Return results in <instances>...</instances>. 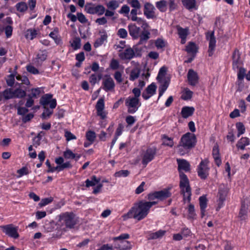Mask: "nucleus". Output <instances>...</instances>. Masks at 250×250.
Masks as SVG:
<instances>
[{
  "label": "nucleus",
  "instance_id": "1",
  "mask_svg": "<svg viewBox=\"0 0 250 250\" xmlns=\"http://www.w3.org/2000/svg\"><path fill=\"white\" fill-rule=\"evenodd\" d=\"M157 203V202L155 201H140L135 203L128 212L123 215L124 219L133 218L138 221H141L147 216L150 208Z\"/></svg>",
  "mask_w": 250,
  "mask_h": 250
},
{
  "label": "nucleus",
  "instance_id": "2",
  "mask_svg": "<svg viewBox=\"0 0 250 250\" xmlns=\"http://www.w3.org/2000/svg\"><path fill=\"white\" fill-rule=\"evenodd\" d=\"M177 162L180 179L179 186L182 193L183 194L184 200L186 201L187 199L188 202H189L191 200V190L189 186V180L187 176L184 173L181 172V170L189 171L190 164L187 160L184 159H177Z\"/></svg>",
  "mask_w": 250,
  "mask_h": 250
},
{
  "label": "nucleus",
  "instance_id": "3",
  "mask_svg": "<svg viewBox=\"0 0 250 250\" xmlns=\"http://www.w3.org/2000/svg\"><path fill=\"white\" fill-rule=\"evenodd\" d=\"M196 138L194 134L188 132L181 137L177 149L181 155L188 153L195 146Z\"/></svg>",
  "mask_w": 250,
  "mask_h": 250
},
{
  "label": "nucleus",
  "instance_id": "4",
  "mask_svg": "<svg viewBox=\"0 0 250 250\" xmlns=\"http://www.w3.org/2000/svg\"><path fill=\"white\" fill-rule=\"evenodd\" d=\"M128 233H123L120 236L112 238L113 249L119 250H129L132 248L130 242L126 239L129 238Z\"/></svg>",
  "mask_w": 250,
  "mask_h": 250
},
{
  "label": "nucleus",
  "instance_id": "5",
  "mask_svg": "<svg viewBox=\"0 0 250 250\" xmlns=\"http://www.w3.org/2000/svg\"><path fill=\"white\" fill-rule=\"evenodd\" d=\"M60 219L61 221L65 224L66 227L70 228H73L77 222L75 215L72 212H66L61 214Z\"/></svg>",
  "mask_w": 250,
  "mask_h": 250
},
{
  "label": "nucleus",
  "instance_id": "6",
  "mask_svg": "<svg viewBox=\"0 0 250 250\" xmlns=\"http://www.w3.org/2000/svg\"><path fill=\"white\" fill-rule=\"evenodd\" d=\"M125 105L127 108V112L130 114L135 113L141 105L139 99L128 97L125 102Z\"/></svg>",
  "mask_w": 250,
  "mask_h": 250
},
{
  "label": "nucleus",
  "instance_id": "7",
  "mask_svg": "<svg viewBox=\"0 0 250 250\" xmlns=\"http://www.w3.org/2000/svg\"><path fill=\"white\" fill-rule=\"evenodd\" d=\"M0 228L3 232L8 236L14 239H17L19 237V234L18 232V227H14L13 224L1 226Z\"/></svg>",
  "mask_w": 250,
  "mask_h": 250
},
{
  "label": "nucleus",
  "instance_id": "8",
  "mask_svg": "<svg viewBox=\"0 0 250 250\" xmlns=\"http://www.w3.org/2000/svg\"><path fill=\"white\" fill-rule=\"evenodd\" d=\"M208 161L207 159H205L201 162L198 167V175L202 179H206L208 175Z\"/></svg>",
  "mask_w": 250,
  "mask_h": 250
},
{
  "label": "nucleus",
  "instance_id": "9",
  "mask_svg": "<svg viewBox=\"0 0 250 250\" xmlns=\"http://www.w3.org/2000/svg\"><path fill=\"white\" fill-rule=\"evenodd\" d=\"M228 191L229 188L226 186L224 185H221L220 186L218 190L219 198L218 200V207L217 210H218L223 207Z\"/></svg>",
  "mask_w": 250,
  "mask_h": 250
},
{
  "label": "nucleus",
  "instance_id": "10",
  "mask_svg": "<svg viewBox=\"0 0 250 250\" xmlns=\"http://www.w3.org/2000/svg\"><path fill=\"white\" fill-rule=\"evenodd\" d=\"M206 39L209 41L208 46V56L211 57L212 56L213 52L215 50L216 46V39L214 36V31H213L211 32H208L206 33Z\"/></svg>",
  "mask_w": 250,
  "mask_h": 250
},
{
  "label": "nucleus",
  "instance_id": "11",
  "mask_svg": "<svg viewBox=\"0 0 250 250\" xmlns=\"http://www.w3.org/2000/svg\"><path fill=\"white\" fill-rule=\"evenodd\" d=\"M40 103L43 106H46L49 104L50 108L54 109L57 105L55 99H52V95L46 94L43 96L40 99Z\"/></svg>",
  "mask_w": 250,
  "mask_h": 250
},
{
  "label": "nucleus",
  "instance_id": "12",
  "mask_svg": "<svg viewBox=\"0 0 250 250\" xmlns=\"http://www.w3.org/2000/svg\"><path fill=\"white\" fill-rule=\"evenodd\" d=\"M157 149L156 147H149L145 153L142 163L143 165H146L149 162L151 161L156 154Z\"/></svg>",
  "mask_w": 250,
  "mask_h": 250
},
{
  "label": "nucleus",
  "instance_id": "13",
  "mask_svg": "<svg viewBox=\"0 0 250 250\" xmlns=\"http://www.w3.org/2000/svg\"><path fill=\"white\" fill-rule=\"evenodd\" d=\"M87 13L90 14H97L98 16L102 15L105 12V8L102 5H98L96 6H85Z\"/></svg>",
  "mask_w": 250,
  "mask_h": 250
},
{
  "label": "nucleus",
  "instance_id": "14",
  "mask_svg": "<svg viewBox=\"0 0 250 250\" xmlns=\"http://www.w3.org/2000/svg\"><path fill=\"white\" fill-rule=\"evenodd\" d=\"M104 99L103 98H100L96 104V109L97 110V115L100 116L102 119H104L106 117V113L104 111Z\"/></svg>",
  "mask_w": 250,
  "mask_h": 250
},
{
  "label": "nucleus",
  "instance_id": "15",
  "mask_svg": "<svg viewBox=\"0 0 250 250\" xmlns=\"http://www.w3.org/2000/svg\"><path fill=\"white\" fill-rule=\"evenodd\" d=\"M154 6L149 2H146L144 5V14L147 19H153L155 17Z\"/></svg>",
  "mask_w": 250,
  "mask_h": 250
},
{
  "label": "nucleus",
  "instance_id": "16",
  "mask_svg": "<svg viewBox=\"0 0 250 250\" xmlns=\"http://www.w3.org/2000/svg\"><path fill=\"white\" fill-rule=\"evenodd\" d=\"M249 211H250V203L245 201L243 202L239 214V217L241 220L246 219Z\"/></svg>",
  "mask_w": 250,
  "mask_h": 250
},
{
  "label": "nucleus",
  "instance_id": "17",
  "mask_svg": "<svg viewBox=\"0 0 250 250\" xmlns=\"http://www.w3.org/2000/svg\"><path fill=\"white\" fill-rule=\"evenodd\" d=\"M187 77L190 85L195 86L198 83L199 80L198 74L193 69H190L188 70Z\"/></svg>",
  "mask_w": 250,
  "mask_h": 250
},
{
  "label": "nucleus",
  "instance_id": "18",
  "mask_svg": "<svg viewBox=\"0 0 250 250\" xmlns=\"http://www.w3.org/2000/svg\"><path fill=\"white\" fill-rule=\"evenodd\" d=\"M129 35L133 40L139 39L141 28L136 25L135 24H131L128 26Z\"/></svg>",
  "mask_w": 250,
  "mask_h": 250
},
{
  "label": "nucleus",
  "instance_id": "19",
  "mask_svg": "<svg viewBox=\"0 0 250 250\" xmlns=\"http://www.w3.org/2000/svg\"><path fill=\"white\" fill-rule=\"evenodd\" d=\"M232 66L233 69H238L242 64V62L240 60V53L237 49H235L232 54Z\"/></svg>",
  "mask_w": 250,
  "mask_h": 250
},
{
  "label": "nucleus",
  "instance_id": "20",
  "mask_svg": "<svg viewBox=\"0 0 250 250\" xmlns=\"http://www.w3.org/2000/svg\"><path fill=\"white\" fill-rule=\"evenodd\" d=\"M103 89L106 92L114 89L115 83L112 78L108 77L103 81Z\"/></svg>",
  "mask_w": 250,
  "mask_h": 250
},
{
  "label": "nucleus",
  "instance_id": "21",
  "mask_svg": "<svg viewBox=\"0 0 250 250\" xmlns=\"http://www.w3.org/2000/svg\"><path fill=\"white\" fill-rule=\"evenodd\" d=\"M135 56L134 50L132 48H128L124 52L120 54V58L123 60H131Z\"/></svg>",
  "mask_w": 250,
  "mask_h": 250
},
{
  "label": "nucleus",
  "instance_id": "22",
  "mask_svg": "<svg viewBox=\"0 0 250 250\" xmlns=\"http://www.w3.org/2000/svg\"><path fill=\"white\" fill-rule=\"evenodd\" d=\"M178 34L181 38V43L185 44L186 42L187 37L188 34V29L183 28L181 27H177Z\"/></svg>",
  "mask_w": 250,
  "mask_h": 250
},
{
  "label": "nucleus",
  "instance_id": "23",
  "mask_svg": "<svg viewBox=\"0 0 250 250\" xmlns=\"http://www.w3.org/2000/svg\"><path fill=\"white\" fill-rule=\"evenodd\" d=\"M150 38V33L147 30H143L140 33V40L138 43V45L146 43Z\"/></svg>",
  "mask_w": 250,
  "mask_h": 250
},
{
  "label": "nucleus",
  "instance_id": "24",
  "mask_svg": "<svg viewBox=\"0 0 250 250\" xmlns=\"http://www.w3.org/2000/svg\"><path fill=\"white\" fill-rule=\"evenodd\" d=\"M198 48L194 42H189L186 46V51L189 54H191L195 57L198 52Z\"/></svg>",
  "mask_w": 250,
  "mask_h": 250
},
{
  "label": "nucleus",
  "instance_id": "25",
  "mask_svg": "<svg viewBox=\"0 0 250 250\" xmlns=\"http://www.w3.org/2000/svg\"><path fill=\"white\" fill-rule=\"evenodd\" d=\"M63 156L66 159H75L77 161L81 157V155L75 154L70 149H67L63 152Z\"/></svg>",
  "mask_w": 250,
  "mask_h": 250
},
{
  "label": "nucleus",
  "instance_id": "26",
  "mask_svg": "<svg viewBox=\"0 0 250 250\" xmlns=\"http://www.w3.org/2000/svg\"><path fill=\"white\" fill-rule=\"evenodd\" d=\"M194 110L193 107L184 106L182 109L181 115L184 118H187L192 115Z\"/></svg>",
  "mask_w": 250,
  "mask_h": 250
},
{
  "label": "nucleus",
  "instance_id": "27",
  "mask_svg": "<svg viewBox=\"0 0 250 250\" xmlns=\"http://www.w3.org/2000/svg\"><path fill=\"white\" fill-rule=\"evenodd\" d=\"M47 53L45 51H42L39 52L35 58L34 61L37 64L40 65L46 59Z\"/></svg>",
  "mask_w": 250,
  "mask_h": 250
},
{
  "label": "nucleus",
  "instance_id": "28",
  "mask_svg": "<svg viewBox=\"0 0 250 250\" xmlns=\"http://www.w3.org/2000/svg\"><path fill=\"white\" fill-rule=\"evenodd\" d=\"M200 207L201 211V217L205 216V209L207 206V199L206 196H202L199 198Z\"/></svg>",
  "mask_w": 250,
  "mask_h": 250
},
{
  "label": "nucleus",
  "instance_id": "29",
  "mask_svg": "<svg viewBox=\"0 0 250 250\" xmlns=\"http://www.w3.org/2000/svg\"><path fill=\"white\" fill-rule=\"evenodd\" d=\"M158 194V199L163 200L171 195L169 188H165L163 190L157 191Z\"/></svg>",
  "mask_w": 250,
  "mask_h": 250
},
{
  "label": "nucleus",
  "instance_id": "30",
  "mask_svg": "<svg viewBox=\"0 0 250 250\" xmlns=\"http://www.w3.org/2000/svg\"><path fill=\"white\" fill-rule=\"evenodd\" d=\"M166 231L163 230H159L155 232L150 233L147 239L148 240H153L160 238L162 237L166 233Z\"/></svg>",
  "mask_w": 250,
  "mask_h": 250
},
{
  "label": "nucleus",
  "instance_id": "31",
  "mask_svg": "<svg viewBox=\"0 0 250 250\" xmlns=\"http://www.w3.org/2000/svg\"><path fill=\"white\" fill-rule=\"evenodd\" d=\"M250 144L249 139L247 137H242L237 143L236 146L237 148L244 150L246 146Z\"/></svg>",
  "mask_w": 250,
  "mask_h": 250
},
{
  "label": "nucleus",
  "instance_id": "32",
  "mask_svg": "<svg viewBox=\"0 0 250 250\" xmlns=\"http://www.w3.org/2000/svg\"><path fill=\"white\" fill-rule=\"evenodd\" d=\"M160 82L162 83H163L160 86V87L159 88V98H158V99H159L160 97L163 95V94H164L165 91L167 88L168 85H169L168 82L166 80H165L164 81H163V82L161 80V82Z\"/></svg>",
  "mask_w": 250,
  "mask_h": 250
},
{
  "label": "nucleus",
  "instance_id": "33",
  "mask_svg": "<svg viewBox=\"0 0 250 250\" xmlns=\"http://www.w3.org/2000/svg\"><path fill=\"white\" fill-rule=\"evenodd\" d=\"M100 181V178H97L96 176L93 175L91 177V180L87 179L85 181V186L87 188L91 186H94L96 185V184L99 183Z\"/></svg>",
  "mask_w": 250,
  "mask_h": 250
},
{
  "label": "nucleus",
  "instance_id": "34",
  "mask_svg": "<svg viewBox=\"0 0 250 250\" xmlns=\"http://www.w3.org/2000/svg\"><path fill=\"white\" fill-rule=\"evenodd\" d=\"M107 9L115 11L119 6V3L116 0H111L105 4Z\"/></svg>",
  "mask_w": 250,
  "mask_h": 250
},
{
  "label": "nucleus",
  "instance_id": "35",
  "mask_svg": "<svg viewBox=\"0 0 250 250\" xmlns=\"http://www.w3.org/2000/svg\"><path fill=\"white\" fill-rule=\"evenodd\" d=\"M15 7L17 10L21 13H24L28 9L27 4L25 2L23 1L17 3Z\"/></svg>",
  "mask_w": 250,
  "mask_h": 250
},
{
  "label": "nucleus",
  "instance_id": "36",
  "mask_svg": "<svg viewBox=\"0 0 250 250\" xmlns=\"http://www.w3.org/2000/svg\"><path fill=\"white\" fill-rule=\"evenodd\" d=\"M102 78L101 74L97 75L95 74H92L89 77V82L92 85H94L96 83H99Z\"/></svg>",
  "mask_w": 250,
  "mask_h": 250
},
{
  "label": "nucleus",
  "instance_id": "37",
  "mask_svg": "<svg viewBox=\"0 0 250 250\" xmlns=\"http://www.w3.org/2000/svg\"><path fill=\"white\" fill-rule=\"evenodd\" d=\"M167 1L165 0H162L156 3V7L162 12L166 11Z\"/></svg>",
  "mask_w": 250,
  "mask_h": 250
},
{
  "label": "nucleus",
  "instance_id": "38",
  "mask_svg": "<svg viewBox=\"0 0 250 250\" xmlns=\"http://www.w3.org/2000/svg\"><path fill=\"white\" fill-rule=\"evenodd\" d=\"M140 73V70L139 68L136 67L133 69L130 74L129 79L131 81H134L138 78Z\"/></svg>",
  "mask_w": 250,
  "mask_h": 250
},
{
  "label": "nucleus",
  "instance_id": "39",
  "mask_svg": "<svg viewBox=\"0 0 250 250\" xmlns=\"http://www.w3.org/2000/svg\"><path fill=\"white\" fill-rule=\"evenodd\" d=\"M183 5L188 9H191L195 7V0H183Z\"/></svg>",
  "mask_w": 250,
  "mask_h": 250
},
{
  "label": "nucleus",
  "instance_id": "40",
  "mask_svg": "<svg viewBox=\"0 0 250 250\" xmlns=\"http://www.w3.org/2000/svg\"><path fill=\"white\" fill-rule=\"evenodd\" d=\"M3 97L6 100L14 98L13 90L12 88H7L3 92Z\"/></svg>",
  "mask_w": 250,
  "mask_h": 250
},
{
  "label": "nucleus",
  "instance_id": "41",
  "mask_svg": "<svg viewBox=\"0 0 250 250\" xmlns=\"http://www.w3.org/2000/svg\"><path fill=\"white\" fill-rule=\"evenodd\" d=\"M85 137L89 142H91V143H93L96 137V133L93 131L89 130L86 132Z\"/></svg>",
  "mask_w": 250,
  "mask_h": 250
},
{
  "label": "nucleus",
  "instance_id": "42",
  "mask_svg": "<svg viewBox=\"0 0 250 250\" xmlns=\"http://www.w3.org/2000/svg\"><path fill=\"white\" fill-rule=\"evenodd\" d=\"M193 95V92L188 88H186L184 92L183 93L181 98L184 100H188L190 99Z\"/></svg>",
  "mask_w": 250,
  "mask_h": 250
},
{
  "label": "nucleus",
  "instance_id": "43",
  "mask_svg": "<svg viewBox=\"0 0 250 250\" xmlns=\"http://www.w3.org/2000/svg\"><path fill=\"white\" fill-rule=\"evenodd\" d=\"M14 98H21L26 95V92L20 88H17L13 90Z\"/></svg>",
  "mask_w": 250,
  "mask_h": 250
},
{
  "label": "nucleus",
  "instance_id": "44",
  "mask_svg": "<svg viewBox=\"0 0 250 250\" xmlns=\"http://www.w3.org/2000/svg\"><path fill=\"white\" fill-rule=\"evenodd\" d=\"M37 35V31L35 29H28L26 32L25 38L30 40H33Z\"/></svg>",
  "mask_w": 250,
  "mask_h": 250
},
{
  "label": "nucleus",
  "instance_id": "45",
  "mask_svg": "<svg viewBox=\"0 0 250 250\" xmlns=\"http://www.w3.org/2000/svg\"><path fill=\"white\" fill-rule=\"evenodd\" d=\"M238 130L237 136L239 137L241 135L244 134L245 131V127L242 123L239 122L236 125Z\"/></svg>",
  "mask_w": 250,
  "mask_h": 250
},
{
  "label": "nucleus",
  "instance_id": "46",
  "mask_svg": "<svg viewBox=\"0 0 250 250\" xmlns=\"http://www.w3.org/2000/svg\"><path fill=\"white\" fill-rule=\"evenodd\" d=\"M130 172L128 170H121L116 172L114 174V176L116 177H126L128 176Z\"/></svg>",
  "mask_w": 250,
  "mask_h": 250
},
{
  "label": "nucleus",
  "instance_id": "47",
  "mask_svg": "<svg viewBox=\"0 0 250 250\" xmlns=\"http://www.w3.org/2000/svg\"><path fill=\"white\" fill-rule=\"evenodd\" d=\"M53 200V198L50 197L48 198H45L42 199L41 201L39 204L40 207H42L51 203Z\"/></svg>",
  "mask_w": 250,
  "mask_h": 250
},
{
  "label": "nucleus",
  "instance_id": "48",
  "mask_svg": "<svg viewBox=\"0 0 250 250\" xmlns=\"http://www.w3.org/2000/svg\"><path fill=\"white\" fill-rule=\"evenodd\" d=\"M71 46L75 50L81 47V39L80 38H75L71 43Z\"/></svg>",
  "mask_w": 250,
  "mask_h": 250
},
{
  "label": "nucleus",
  "instance_id": "49",
  "mask_svg": "<svg viewBox=\"0 0 250 250\" xmlns=\"http://www.w3.org/2000/svg\"><path fill=\"white\" fill-rule=\"evenodd\" d=\"M156 88V85L154 83H152L147 87L146 91L152 96L155 93Z\"/></svg>",
  "mask_w": 250,
  "mask_h": 250
},
{
  "label": "nucleus",
  "instance_id": "50",
  "mask_svg": "<svg viewBox=\"0 0 250 250\" xmlns=\"http://www.w3.org/2000/svg\"><path fill=\"white\" fill-rule=\"evenodd\" d=\"M107 39V36L105 35H103L101 36V37L98 39L94 43V46L95 47H98L101 45Z\"/></svg>",
  "mask_w": 250,
  "mask_h": 250
},
{
  "label": "nucleus",
  "instance_id": "51",
  "mask_svg": "<svg viewBox=\"0 0 250 250\" xmlns=\"http://www.w3.org/2000/svg\"><path fill=\"white\" fill-rule=\"evenodd\" d=\"M167 72V68L165 66L162 67L159 71L158 75L157 77V79L159 82H161V80L165 76V74Z\"/></svg>",
  "mask_w": 250,
  "mask_h": 250
},
{
  "label": "nucleus",
  "instance_id": "52",
  "mask_svg": "<svg viewBox=\"0 0 250 250\" xmlns=\"http://www.w3.org/2000/svg\"><path fill=\"white\" fill-rule=\"evenodd\" d=\"M44 110L42 113V117L43 119H45L47 117H49L52 114L53 111V109H49L46 106H43Z\"/></svg>",
  "mask_w": 250,
  "mask_h": 250
},
{
  "label": "nucleus",
  "instance_id": "53",
  "mask_svg": "<svg viewBox=\"0 0 250 250\" xmlns=\"http://www.w3.org/2000/svg\"><path fill=\"white\" fill-rule=\"evenodd\" d=\"M49 36L53 39V40L55 41V42L57 44H59L60 42H61L60 38L58 37V31H56V30H54V31L51 32L49 34Z\"/></svg>",
  "mask_w": 250,
  "mask_h": 250
},
{
  "label": "nucleus",
  "instance_id": "54",
  "mask_svg": "<svg viewBox=\"0 0 250 250\" xmlns=\"http://www.w3.org/2000/svg\"><path fill=\"white\" fill-rule=\"evenodd\" d=\"M17 173L19 174L18 177H21L24 175L29 174V170L26 167H23L20 169H18Z\"/></svg>",
  "mask_w": 250,
  "mask_h": 250
},
{
  "label": "nucleus",
  "instance_id": "55",
  "mask_svg": "<svg viewBox=\"0 0 250 250\" xmlns=\"http://www.w3.org/2000/svg\"><path fill=\"white\" fill-rule=\"evenodd\" d=\"M163 144L170 147H172L174 145L172 139L167 136L164 137Z\"/></svg>",
  "mask_w": 250,
  "mask_h": 250
},
{
  "label": "nucleus",
  "instance_id": "56",
  "mask_svg": "<svg viewBox=\"0 0 250 250\" xmlns=\"http://www.w3.org/2000/svg\"><path fill=\"white\" fill-rule=\"evenodd\" d=\"M188 217L190 218H194L196 214L195 213L194 207L193 205L190 204L188 208Z\"/></svg>",
  "mask_w": 250,
  "mask_h": 250
},
{
  "label": "nucleus",
  "instance_id": "57",
  "mask_svg": "<svg viewBox=\"0 0 250 250\" xmlns=\"http://www.w3.org/2000/svg\"><path fill=\"white\" fill-rule=\"evenodd\" d=\"M155 44L158 49H161L165 46V42L164 41L161 39H158L156 40Z\"/></svg>",
  "mask_w": 250,
  "mask_h": 250
},
{
  "label": "nucleus",
  "instance_id": "58",
  "mask_svg": "<svg viewBox=\"0 0 250 250\" xmlns=\"http://www.w3.org/2000/svg\"><path fill=\"white\" fill-rule=\"evenodd\" d=\"M117 35L122 39H125L127 36V31L124 28H121L118 31Z\"/></svg>",
  "mask_w": 250,
  "mask_h": 250
},
{
  "label": "nucleus",
  "instance_id": "59",
  "mask_svg": "<svg viewBox=\"0 0 250 250\" xmlns=\"http://www.w3.org/2000/svg\"><path fill=\"white\" fill-rule=\"evenodd\" d=\"M26 69L28 72L33 74H37L39 73V70L32 65H27L26 66Z\"/></svg>",
  "mask_w": 250,
  "mask_h": 250
},
{
  "label": "nucleus",
  "instance_id": "60",
  "mask_svg": "<svg viewBox=\"0 0 250 250\" xmlns=\"http://www.w3.org/2000/svg\"><path fill=\"white\" fill-rule=\"evenodd\" d=\"M77 15V19L80 22L84 23L87 22V20L86 18L82 13H78Z\"/></svg>",
  "mask_w": 250,
  "mask_h": 250
},
{
  "label": "nucleus",
  "instance_id": "61",
  "mask_svg": "<svg viewBox=\"0 0 250 250\" xmlns=\"http://www.w3.org/2000/svg\"><path fill=\"white\" fill-rule=\"evenodd\" d=\"M246 70L244 68L240 67L238 73V79L239 80H243L245 75Z\"/></svg>",
  "mask_w": 250,
  "mask_h": 250
},
{
  "label": "nucleus",
  "instance_id": "62",
  "mask_svg": "<svg viewBox=\"0 0 250 250\" xmlns=\"http://www.w3.org/2000/svg\"><path fill=\"white\" fill-rule=\"evenodd\" d=\"M64 136L67 141L76 139V137L74 135L71 133L70 131L67 130L65 131Z\"/></svg>",
  "mask_w": 250,
  "mask_h": 250
},
{
  "label": "nucleus",
  "instance_id": "63",
  "mask_svg": "<svg viewBox=\"0 0 250 250\" xmlns=\"http://www.w3.org/2000/svg\"><path fill=\"white\" fill-rule=\"evenodd\" d=\"M41 92V90L40 88H33L31 89V95L32 97L36 98L40 95Z\"/></svg>",
  "mask_w": 250,
  "mask_h": 250
},
{
  "label": "nucleus",
  "instance_id": "64",
  "mask_svg": "<svg viewBox=\"0 0 250 250\" xmlns=\"http://www.w3.org/2000/svg\"><path fill=\"white\" fill-rule=\"evenodd\" d=\"M13 32V28L11 26L7 25L5 28V33L7 38L11 36Z\"/></svg>",
  "mask_w": 250,
  "mask_h": 250
}]
</instances>
